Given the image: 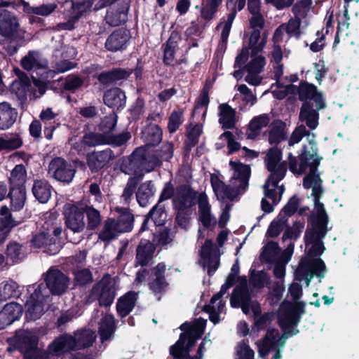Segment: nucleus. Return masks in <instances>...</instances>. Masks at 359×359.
Wrapping results in <instances>:
<instances>
[{"label": "nucleus", "instance_id": "f257e3e1", "mask_svg": "<svg viewBox=\"0 0 359 359\" xmlns=\"http://www.w3.org/2000/svg\"><path fill=\"white\" fill-rule=\"evenodd\" d=\"M321 196H313L314 208L312 226L307 229L304 236L309 257L301 261L295 272L296 278L299 281L305 279L306 286L310 285L314 275L323 277L325 273V265L323 260L311 258L322 255L325 250L322 240L327 232V216L324 205L320 201Z\"/></svg>", "mask_w": 359, "mask_h": 359}, {"label": "nucleus", "instance_id": "f03ea898", "mask_svg": "<svg viewBox=\"0 0 359 359\" xmlns=\"http://www.w3.org/2000/svg\"><path fill=\"white\" fill-rule=\"evenodd\" d=\"M303 137H306L308 145L303 146V151L299 156V163H297L296 157L289 154V168L295 175H302L308 168L309 173L305 176L303 186L305 189H311V196H322L323 189L322 180L316 172L318 166L322 158L318 156V147L316 141V135L308 132L303 126L297 127L292 133L288 144L292 147L301 142Z\"/></svg>", "mask_w": 359, "mask_h": 359}, {"label": "nucleus", "instance_id": "7ed1b4c3", "mask_svg": "<svg viewBox=\"0 0 359 359\" xmlns=\"http://www.w3.org/2000/svg\"><path fill=\"white\" fill-rule=\"evenodd\" d=\"M265 161L270 175L263 186L264 194L273 203H277L285 190L284 187L278 185V183L286 175L287 164L285 161H282V153L277 148L269 149Z\"/></svg>", "mask_w": 359, "mask_h": 359}, {"label": "nucleus", "instance_id": "20e7f679", "mask_svg": "<svg viewBox=\"0 0 359 359\" xmlns=\"http://www.w3.org/2000/svg\"><path fill=\"white\" fill-rule=\"evenodd\" d=\"M206 320L202 318L195 320L191 324H182L180 329L184 331V333L182 334L178 341L170 347V354L175 358H180L188 353L189 348L203 335Z\"/></svg>", "mask_w": 359, "mask_h": 359}, {"label": "nucleus", "instance_id": "39448f33", "mask_svg": "<svg viewBox=\"0 0 359 359\" xmlns=\"http://www.w3.org/2000/svg\"><path fill=\"white\" fill-rule=\"evenodd\" d=\"M95 337V332L90 330L77 332L74 337L62 335L48 346V352L52 355H59L72 350L81 349L92 345Z\"/></svg>", "mask_w": 359, "mask_h": 359}, {"label": "nucleus", "instance_id": "423d86ee", "mask_svg": "<svg viewBox=\"0 0 359 359\" xmlns=\"http://www.w3.org/2000/svg\"><path fill=\"white\" fill-rule=\"evenodd\" d=\"M29 292L32 293L25 304V315L27 319L35 320L44 313L45 305L50 301V294L47 288L41 284L29 287Z\"/></svg>", "mask_w": 359, "mask_h": 359}, {"label": "nucleus", "instance_id": "0eeeda50", "mask_svg": "<svg viewBox=\"0 0 359 359\" xmlns=\"http://www.w3.org/2000/svg\"><path fill=\"white\" fill-rule=\"evenodd\" d=\"M287 337V332L280 335L278 330L269 329L265 337L256 343L259 356L266 357L270 350H273V359H281L280 351L284 347Z\"/></svg>", "mask_w": 359, "mask_h": 359}, {"label": "nucleus", "instance_id": "6e6552de", "mask_svg": "<svg viewBox=\"0 0 359 359\" xmlns=\"http://www.w3.org/2000/svg\"><path fill=\"white\" fill-rule=\"evenodd\" d=\"M37 343L38 337L33 331H20L16 334V344L24 359H48L45 351L36 348Z\"/></svg>", "mask_w": 359, "mask_h": 359}, {"label": "nucleus", "instance_id": "1a4fd4ad", "mask_svg": "<svg viewBox=\"0 0 359 359\" xmlns=\"http://www.w3.org/2000/svg\"><path fill=\"white\" fill-rule=\"evenodd\" d=\"M231 305L233 307L241 306L242 311L245 314L252 312L255 317L258 316L261 313L259 304L257 302L250 301L245 283L237 286L234 289L231 297Z\"/></svg>", "mask_w": 359, "mask_h": 359}, {"label": "nucleus", "instance_id": "9d476101", "mask_svg": "<svg viewBox=\"0 0 359 359\" xmlns=\"http://www.w3.org/2000/svg\"><path fill=\"white\" fill-rule=\"evenodd\" d=\"M94 3V0H83L75 1H66L65 6L69 8L65 12L68 20L57 25V30H71L78 19L90 10Z\"/></svg>", "mask_w": 359, "mask_h": 359}, {"label": "nucleus", "instance_id": "9b49d317", "mask_svg": "<svg viewBox=\"0 0 359 359\" xmlns=\"http://www.w3.org/2000/svg\"><path fill=\"white\" fill-rule=\"evenodd\" d=\"M0 35L11 39L24 37V31L20 27L18 18L4 8L0 10Z\"/></svg>", "mask_w": 359, "mask_h": 359}, {"label": "nucleus", "instance_id": "f8f14e48", "mask_svg": "<svg viewBox=\"0 0 359 359\" xmlns=\"http://www.w3.org/2000/svg\"><path fill=\"white\" fill-rule=\"evenodd\" d=\"M210 181L217 199L222 202L233 201L245 192L238 186L231 184V180L226 184L216 175H211Z\"/></svg>", "mask_w": 359, "mask_h": 359}, {"label": "nucleus", "instance_id": "ddd939ff", "mask_svg": "<svg viewBox=\"0 0 359 359\" xmlns=\"http://www.w3.org/2000/svg\"><path fill=\"white\" fill-rule=\"evenodd\" d=\"M76 170L73 165L62 158L53 159L48 166V174L57 181L69 183L73 180Z\"/></svg>", "mask_w": 359, "mask_h": 359}, {"label": "nucleus", "instance_id": "4468645a", "mask_svg": "<svg viewBox=\"0 0 359 359\" xmlns=\"http://www.w3.org/2000/svg\"><path fill=\"white\" fill-rule=\"evenodd\" d=\"M116 281L109 276H104L92 290V294L99 299L100 305H111L115 297Z\"/></svg>", "mask_w": 359, "mask_h": 359}, {"label": "nucleus", "instance_id": "2eb2a0df", "mask_svg": "<svg viewBox=\"0 0 359 359\" xmlns=\"http://www.w3.org/2000/svg\"><path fill=\"white\" fill-rule=\"evenodd\" d=\"M200 264L207 268L208 273L212 276L219 265V250L210 240H207L200 251Z\"/></svg>", "mask_w": 359, "mask_h": 359}, {"label": "nucleus", "instance_id": "dca6fc26", "mask_svg": "<svg viewBox=\"0 0 359 359\" xmlns=\"http://www.w3.org/2000/svg\"><path fill=\"white\" fill-rule=\"evenodd\" d=\"M45 281L49 290L48 292L56 295L65 292L69 285V278L56 268H50L47 271Z\"/></svg>", "mask_w": 359, "mask_h": 359}, {"label": "nucleus", "instance_id": "f3484780", "mask_svg": "<svg viewBox=\"0 0 359 359\" xmlns=\"http://www.w3.org/2000/svg\"><path fill=\"white\" fill-rule=\"evenodd\" d=\"M67 227L74 233H81L86 227L83 212L78 205L67 203L64 206Z\"/></svg>", "mask_w": 359, "mask_h": 359}, {"label": "nucleus", "instance_id": "a211bd4d", "mask_svg": "<svg viewBox=\"0 0 359 359\" xmlns=\"http://www.w3.org/2000/svg\"><path fill=\"white\" fill-rule=\"evenodd\" d=\"M229 168L231 172V184L238 186L244 191L248 187V182L251 175V170L248 165L239 161H230Z\"/></svg>", "mask_w": 359, "mask_h": 359}, {"label": "nucleus", "instance_id": "6ab92c4d", "mask_svg": "<svg viewBox=\"0 0 359 359\" xmlns=\"http://www.w3.org/2000/svg\"><path fill=\"white\" fill-rule=\"evenodd\" d=\"M318 111L317 109H313V106H312L310 102H305L301 107L299 119L302 122L301 126H303L308 132L313 133L312 131L319 124V114ZM297 128V126L295 129ZM313 134L315 135L314 133Z\"/></svg>", "mask_w": 359, "mask_h": 359}, {"label": "nucleus", "instance_id": "aec40b11", "mask_svg": "<svg viewBox=\"0 0 359 359\" xmlns=\"http://www.w3.org/2000/svg\"><path fill=\"white\" fill-rule=\"evenodd\" d=\"M45 219H47V221L43 224V228L46 232H48V231L53 228V234L55 236V238H49L48 253L50 255H55L62 248L59 236L61 235L62 229L60 226H54L57 219L55 214L47 212L45 215Z\"/></svg>", "mask_w": 359, "mask_h": 359}, {"label": "nucleus", "instance_id": "412c9836", "mask_svg": "<svg viewBox=\"0 0 359 359\" xmlns=\"http://www.w3.org/2000/svg\"><path fill=\"white\" fill-rule=\"evenodd\" d=\"M227 7L231 9V12L228 15L226 20H224L217 28L222 30V41L226 43L229 35L232 22L236 15V10H242L245 5V0H227Z\"/></svg>", "mask_w": 359, "mask_h": 359}, {"label": "nucleus", "instance_id": "4be33fe9", "mask_svg": "<svg viewBox=\"0 0 359 359\" xmlns=\"http://www.w3.org/2000/svg\"><path fill=\"white\" fill-rule=\"evenodd\" d=\"M195 197V192L189 187L180 186L175 190L173 206L179 211H183L194 204Z\"/></svg>", "mask_w": 359, "mask_h": 359}, {"label": "nucleus", "instance_id": "5701e85b", "mask_svg": "<svg viewBox=\"0 0 359 359\" xmlns=\"http://www.w3.org/2000/svg\"><path fill=\"white\" fill-rule=\"evenodd\" d=\"M253 56L251 61L245 66L248 74L245 78V81L250 85L258 86L262 80L260 73L265 65V59L261 55L255 56L254 55Z\"/></svg>", "mask_w": 359, "mask_h": 359}, {"label": "nucleus", "instance_id": "b1692460", "mask_svg": "<svg viewBox=\"0 0 359 359\" xmlns=\"http://www.w3.org/2000/svg\"><path fill=\"white\" fill-rule=\"evenodd\" d=\"M130 39V32L126 29L113 32L107 39L105 48L111 52L121 51L126 48Z\"/></svg>", "mask_w": 359, "mask_h": 359}, {"label": "nucleus", "instance_id": "393cba45", "mask_svg": "<svg viewBox=\"0 0 359 359\" xmlns=\"http://www.w3.org/2000/svg\"><path fill=\"white\" fill-rule=\"evenodd\" d=\"M299 99L310 102L312 106L313 102L318 110H320L325 107V102L321 93L317 91L316 87L310 84H302L299 89Z\"/></svg>", "mask_w": 359, "mask_h": 359}, {"label": "nucleus", "instance_id": "a878e982", "mask_svg": "<svg viewBox=\"0 0 359 359\" xmlns=\"http://www.w3.org/2000/svg\"><path fill=\"white\" fill-rule=\"evenodd\" d=\"M142 158L140 166L142 170L151 172L155 168L160 166L161 159L158 154H146L144 150L137 149L133 154V161L137 162Z\"/></svg>", "mask_w": 359, "mask_h": 359}, {"label": "nucleus", "instance_id": "bb28decb", "mask_svg": "<svg viewBox=\"0 0 359 359\" xmlns=\"http://www.w3.org/2000/svg\"><path fill=\"white\" fill-rule=\"evenodd\" d=\"M279 324L283 329L296 325L299 321V317L294 306L290 303L281 304L278 314Z\"/></svg>", "mask_w": 359, "mask_h": 359}, {"label": "nucleus", "instance_id": "cd10ccee", "mask_svg": "<svg viewBox=\"0 0 359 359\" xmlns=\"http://www.w3.org/2000/svg\"><path fill=\"white\" fill-rule=\"evenodd\" d=\"M113 153L110 149L93 152L87 156V163L92 172H95L102 168L112 158Z\"/></svg>", "mask_w": 359, "mask_h": 359}, {"label": "nucleus", "instance_id": "c85d7f7f", "mask_svg": "<svg viewBox=\"0 0 359 359\" xmlns=\"http://www.w3.org/2000/svg\"><path fill=\"white\" fill-rule=\"evenodd\" d=\"M22 307L15 302H11L6 304L0 312V329L11 325L18 320L22 315Z\"/></svg>", "mask_w": 359, "mask_h": 359}, {"label": "nucleus", "instance_id": "c756f323", "mask_svg": "<svg viewBox=\"0 0 359 359\" xmlns=\"http://www.w3.org/2000/svg\"><path fill=\"white\" fill-rule=\"evenodd\" d=\"M236 111L228 104L223 103L218 107L219 123L225 129L232 128L236 123Z\"/></svg>", "mask_w": 359, "mask_h": 359}, {"label": "nucleus", "instance_id": "7c9ffc66", "mask_svg": "<svg viewBox=\"0 0 359 359\" xmlns=\"http://www.w3.org/2000/svg\"><path fill=\"white\" fill-rule=\"evenodd\" d=\"M22 67L27 70H35L46 68L47 62L38 51H29L21 60Z\"/></svg>", "mask_w": 359, "mask_h": 359}, {"label": "nucleus", "instance_id": "2f4dec72", "mask_svg": "<svg viewBox=\"0 0 359 359\" xmlns=\"http://www.w3.org/2000/svg\"><path fill=\"white\" fill-rule=\"evenodd\" d=\"M32 191L34 196L41 203H47L51 197V186L45 180H35Z\"/></svg>", "mask_w": 359, "mask_h": 359}, {"label": "nucleus", "instance_id": "473e14b6", "mask_svg": "<svg viewBox=\"0 0 359 359\" xmlns=\"http://www.w3.org/2000/svg\"><path fill=\"white\" fill-rule=\"evenodd\" d=\"M17 112L8 102L0 103V129L9 128L15 121Z\"/></svg>", "mask_w": 359, "mask_h": 359}, {"label": "nucleus", "instance_id": "72a5a7b5", "mask_svg": "<svg viewBox=\"0 0 359 359\" xmlns=\"http://www.w3.org/2000/svg\"><path fill=\"white\" fill-rule=\"evenodd\" d=\"M271 118L269 114H263L255 116L248 124L247 136L248 139H255L259 133L260 130L266 127L270 122Z\"/></svg>", "mask_w": 359, "mask_h": 359}, {"label": "nucleus", "instance_id": "f704fd0d", "mask_svg": "<svg viewBox=\"0 0 359 359\" xmlns=\"http://www.w3.org/2000/svg\"><path fill=\"white\" fill-rule=\"evenodd\" d=\"M200 220L205 227L216 224L215 218L211 215L210 205L205 194H201L198 198Z\"/></svg>", "mask_w": 359, "mask_h": 359}, {"label": "nucleus", "instance_id": "c9c22d12", "mask_svg": "<svg viewBox=\"0 0 359 359\" xmlns=\"http://www.w3.org/2000/svg\"><path fill=\"white\" fill-rule=\"evenodd\" d=\"M155 250L154 245L149 241H141L137 249V263L141 266L149 264Z\"/></svg>", "mask_w": 359, "mask_h": 359}, {"label": "nucleus", "instance_id": "e433bc0d", "mask_svg": "<svg viewBox=\"0 0 359 359\" xmlns=\"http://www.w3.org/2000/svg\"><path fill=\"white\" fill-rule=\"evenodd\" d=\"M104 102L110 107H120L125 104V93L118 88H111L104 95Z\"/></svg>", "mask_w": 359, "mask_h": 359}, {"label": "nucleus", "instance_id": "4c0bfd02", "mask_svg": "<svg viewBox=\"0 0 359 359\" xmlns=\"http://www.w3.org/2000/svg\"><path fill=\"white\" fill-rule=\"evenodd\" d=\"M166 266L164 264H158L154 269V279L149 283V287L155 294L163 291L166 287V283L164 279V273Z\"/></svg>", "mask_w": 359, "mask_h": 359}, {"label": "nucleus", "instance_id": "58836bf2", "mask_svg": "<svg viewBox=\"0 0 359 359\" xmlns=\"http://www.w3.org/2000/svg\"><path fill=\"white\" fill-rule=\"evenodd\" d=\"M137 299V294L129 292L121 297L117 302V311L122 317L127 316L133 309Z\"/></svg>", "mask_w": 359, "mask_h": 359}, {"label": "nucleus", "instance_id": "ea45409f", "mask_svg": "<svg viewBox=\"0 0 359 359\" xmlns=\"http://www.w3.org/2000/svg\"><path fill=\"white\" fill-rule=\"evenodd\" d=\"M116 210L121 212V215L117 219H115L116 226L119 233L130 231L133 227V216L126 209L116 208Z\"/></svg>", "mask_w": 359, "mask_h": 359}, {"label": "nucleus", "instance_id": "a19ab883", "mask_svg": "<svg viewBox=\"0 0 359 359\" xmlns=\"http://www.w3.org/2000/svg\"><path fill=\"white\" fill-rule=\"evenodd\" d=\"M154 192L155 188L151 181H147L141 184L136 193L138 203L142 207L146 206L150 198L154 196Z\"/></svg>", "mask_w": 359, "mask_h": 359}, {"label": "nucleus", "instance_id": "79ce46f5", "mask_svg": "<svg viewBox=\"0 0 359 359\" xmlns=\"http://www.w3.org/2000/svg\"><path fill=\"white\" fill-rule=\"evenodd\" d=\"M285 125L281 121H273L269 130V142L271 144H277L285 138Z\"/></svg>", "mask_w": 359, "mask_h": 359}, {"label": "nucleus", "instance_id": "37998d69", "mask_svg": "<svg viewBox=\"0 0 359 359\" xmlns=\"http://www.w3.org/2000/svg\"><path fill=\"white\" fill-rule=\"evenodd\" d=\"M131 74L130 71L123 69H114L111 71L104 72L99 74L98 80L100 83L107 85L116 81L126 79Z\"/></svg>", "mask_w": 359, "mask_h": 359}, {"label": "nucleus", "instance_id": "c03bdc74", "mask_svg": "<svg viewBox=\"0 0 359 359\" xmlns=\"http://www.w3.org/2000/svg\"><path fill=\"white\" fill-rule=\"evenodd\" d=\"M27 180V172L22 164H18L13 169L9 177L11 189L25 188L24 184Z\"/></svg>", "mask_w": 359, "mask_h": 359}, {"label": "nucleus", "instance_id": "a18cd8bd", "mask_svg": "<svg viewBox=\"0 0 359 359\" xmlns=\"http://www.w3.org/2000/svg\"><path fill=\"white\" fill-rule=\"evenodd\" d=\"M115 330L114 317L105 314L99 323V334L102 341L110 339Z\"/></svg>", "mask_w": 359, "mask_h": 359}, {"label": "nucleus", "instance_id": "49530a36", "mask_svg": "<svg viewBox=\"0 0 359 359\" xmlns=\"http://www.w3.org/2000/svg\"><path fill=\"white\" fill-rule=\"evenodd\" d=\"M142 137L147 144L154 145L162 139V130L157 125H150L142 131Z\"/></svg>", "mask_w": 359, "mask_h": 359}, {"label": "nucleus", "instance_id": "de8ad7c7", "mask_svg": "<svg viewBox=\"0 0 359 359\" xmlns=\"http://www.w3.org/2000/svg\"><path fill=\"white\" fill-rule=\"evenodd\" d=\"M22 140L18 134H6L0 137V151H11L20 148Z\"/></svg>", "mask_w": 359, "mask_h": 359}, {"label": "nucleus", "instance_id": "09e8293b", "mask_svg": "<svg viewBox=\"0 0 359 359\" xmlns=\"http://www.w3.org/2000/svg\"><path fill=\"white\" fill-rule=\"evenodd\" d=\"M18 294V285L14 280L8 279L0 283V297L2 299L6 300Z\"/></svg>", "mask_w": 359, "mask_h": 359}, {"label": "nucleus", "instance_id": "8fccbe9b", "mask_svg": "<svg viewBox=\"0 0 359 359\" xmlns=\"http://www.w3.org/2000/svg\"><path fill=\"white\" fill-rule=\"evenodd\" d=\"M9 194L12 209L15 211L22 210L26 201L25 188L11 189Z\"/></svg>", "mask_w": 359, "mask_h": 359}, {"label": "nucleus", "instance_id": "3c124183", "mask_svg": "<svg viewBox=\"0 0 359 359\" xmlns=\"http://www.w3.org/2000/svg\"><path fill=\"white\" fill-rule=\"evenodd\" d=\"M116 226L114 219L106 220L102 230L99 233V238L104 241H108L114 238L120 233Z\"/></svg>", "mask_w": 359, "mask_h": 359}, {"label": "nucleus", "instance_id": "603ef678", "mask_svg": "<svg viewBox=\"0 0 359 359\" xmlns=\"http://www.w3.org/2000/svg\"><path fill=\"white\" fill-rule=\"evenodd\" d=\"M266 43V36H261L260 31L257 29H254L249 39V46L252 49V55H256L261 51L264 48Z\"/></svg>", "mask_w": 359, "mask_h": 359}, {"label": "nucleus", "instance_id": "864d4df0", "mask_svg": "<svg viewBox=\"0 0 359 359\" xmlns=\"http://www.w3.org/2000/svg\"><path fill=\"white\" fill-rule=\"evenodd\" d=\"M179 39L180 36L175 32H172L168 39L164 48V62L166 64H170L172 62L177 42Z\"/></svg>", "mask_w": 359, "mask_h": 359}, {"label": "nucleus", "instance_id": "5fc2aeb1", "mask_svg": "<svg viewBox=\"0 0 359 359\" xmlns=\"http://www.w3.org/2000/svg\"><path fill=\"white\" fill-rule=\"evenodd\" d=\"M0 221L1 223V228L10 232L11 230L16 226L19 222L15 221L10 212L8 208L6 205L1 206L0 208Z\"/></svg>", "mask_w": 359, "mask_h": 359}, {"label": "nucleus", "instance_id": "6e6d98bb", "mask_svg": "<svg viewBox=\"0 0 359 359\" xmlns=\"http://www.w3.org/2000/svg\"><path fill=\"white\" fill-rule=\"evenodd\" d=\"M202 133V125L196 124L194 126H189L187 131V149L190 150L198 142V138Z\"/></svg>", "mask_w": 359, "mask_h": 359}, {"label": "nucleus", "instance_id": "4d7b16f0", "mask_svg": "<svg viewBox=\"0 0 359 359\" xmlns=\"http://www.w3.org/2000/svg\"><path fill=\"white\" fill-rule=\"evenodd\" d=\"M222 0H205V4L201 9V17L205 20H210L214 18L217 8Z\"/></svg>", "mask_w": 359, "mask_h": 359}, {"label": "nucleus", "instance_id": "13d9d810", "mask_svg": "<svg viewBox=\"0 0 359 359\" xmlns=\"http://www.w3.org/2000/svg\"><path fill=\"white\" fill-rule=\"evenodd\" d=\"M250 285L256 288L261 289L269 283V276L263 271H252L250 278Z\"/></svg>", "mask_w": 359, "mask_h": 359}, {"label": "nucleus", "instance_id": "bf43d9fd", "mask_svg": "<svg viewBox=\"0 0 359 359\" xmlns=\"http://www.w3.org/2000/svg\"><path fill=\"white\" fill-rule=\"evenodd\" d=\"M224 309V304L221 299L217 301L214 304L212 300L209 305L205 307L206 311L209 313L210 320L214 323H217L220 320V315L223 313Z\"/></svg>", "mask_w": 359, "mask_h": 359}, {"label": "nucleus", "instance_id": "052dcab7", "mask_svg": "<svg viewBox=\"0 0 359 359\" xmlns=\"http://www.w3.org/2000/svg\"><path fill=\"white\" fill-rule=\"evenodd\" d=\"M236 90L239 94H236L234 99L241 97L242 100L246 104L250 106L254 105L257 102L256 95L250 90V89L245 84H241L236 86Z\"/></svg>", "mask_w": 359, "mask_h": 359}, {"label": "nucleus", "instance_id": "680f3d73", "mask_svg": "<svg viewBox=\"0 0 359 359\" xmlns=\"http://www.w3.org/2000/svg\"><path fill=\"white\" fill-rule=\"evenodd\" d=\"M280 252V248L275 242H269L264 248L262 258L266 262H271L276 260Z\"/></svg>", "mask_w": 359, "mask_h": 359}, {"label": "nucleus", "instance_id": "e2e57ef3", "mask_svg": "<svg viewBox=\"0 0 359 359\" xmlns=\"http://www.w3.org/2000/svg\"><path fill=\"white\" fill-rule=\"evenodd\" d=\"M7 256L13 262H18L25 257V252L22 245L12 243L8 245Z\"/></svg>", "mask_w": 359, "mask_h": 359}, {"label": "nucleus", "instance_id": "0e129e2a", "mask_svg": "<svg viewBox=\"0 0 359 359\" xmlns=\"http://www.w3.org/2000/svg\"><path fill=\"white\" fill-rule=\"evenodd\" d=\"M85 212L88 218V228L90 229L97 228L102 220L100 212L93 207H86Z\"/></svg>", "mask_w": 359, "mask_h": 359}, {"label": "nucleus", "instance_id": "69168bd1", "mask_svg": "<svg viewBox=\"0 0 359 359\" xmlns=\"http://www.w3.org/2000/svg\"><path fill=\"white\" fill-rule=\"evenodd\" d=\"M183 111L180 109L174 110L169 116L168 129L170 133L175 132L183 123Z\"/></svg>", "mask_w": 359, "mask_h": 359}, {"label": "nucleus", "instance_id": "338daca9", "mask_svg": "<svg viewBox=\"0 0 359 359\" xmlns=\"http://www.w3.org/2000/svg\"><path fill=\"white\" fill-rule=\"evenodd\" d=\"M311 2L309 0H301L297 2L293 6L292 11L295 18L301 21L307 15L310 10Z\"/></svg>", "mask_w": 359, "mask_h": 359}, {"label": "nucleus", "instance_id": "774afa93", "mask_svg": "<svg viewBox=\"0 0 359 359\" xmlns=\"http://www.w3.org/2000/svg\"><path fill=\"white\" fill-rule=\"evenodd\" d=\"M236 359H255V351L245 342L241 341L236 348Z\"/></svg>", "mask_w": 359, "mask_h": 359}]
</instances>
